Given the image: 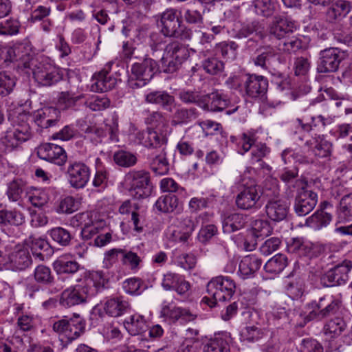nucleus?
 <instances>
[{"mask_svg": "<svg viewBox=\"0 0 352 352\" xmlns=\"http://www.w3.org/2000/svg\"><path fill=\"white\" fill-rule=\"evenodd\" d=\"M27 67L32 69L35 81L43 87L53 86L63 78L61 69L48 57L32 59Z\"/></svg>", "mask_w": 352, "mask_h": 352, "instance_id": "f03ea898", "label": "nucleus"}, {"mask_svg": "<svg viewBox=\"0 0 352 352\" xmlns=\"http://www.w3.org/2000/svg\"><path fill=\"white\" fill-rule=\"evenodd\" d=\"M250 151V162L251 164H254L257 162H263V159L270 154L271 148L265 143L258 142Z\"/></svg>", "mask_w": 352, "mask_h": 352, "instance_id": "6e6d98bb", "label": "nucleus"}, {"mask_svg": "<svg viewBox=\"0 0 352 352\" xmlns=\"http://www.w3.org/2000/svg\"><path fill=\"white\" fill-rule=\"evenodd\" d=\"M130 195L135 199L148 197L152 192L150 174L144 170H131L125 176Z\"/></svg>", "mask_w": 352, "mask_h": 352, "instance_id": "1a4fd4ad", "label": "nucleus"}, {"mask_svg": "<svg viewBox=\"0 0 352 352\" xmlns=\"http://www.w3.org/2000/svg\"><path fill=\"white\" fill-rule=\"evenodd\" d=\"M258 130L249 129L238 136L231 135L230 142L236 146L238 153L244 155L258 142Z\"/></svg>", "mask_w": 352, "mask_h": 352, "instance_id": "393cba45", "label": "nucleus"}, {"mask_svg": "<svg viewBox=\"0 0 352 352\" xmlns=\"http://www.w3.org/2000/svg\"><path fill=\"white\" fill-rule=\"evenodd\" d=\"M262 261L254 254L244 256L239 265V274L243 279L250 278L260 269Z\"/></svg>", "mask_w": 352, "mask_h": 352, "instance_id": "72a5a7b5", "label": "nucleus"}, {"mask_svg": "<svg viewBox=\"0 0 352 352\" xmlns=\"http://www.w3.org/2000/svg\"><path fill=\"white\" fill-rule=\"evenodd\" d=\"M24 190V182L15 179L7 184L6 195L10 201L16 202L21 198Z\"/></svg>", "mask_w": 352, "mask_h": 352, "instance_id": "603ef678", "label": "nucleus"}, {"mask_svg": "<svg viewBox=\"0 0 352 352\" xmlns=\"http://www.w3.org/2000/svg\"><path fill=\"white\" fill-rule=\"evenodd\" d=\"M92 296L81 283L65 289L60 296V304L65 307H71L85 303Z\"/></svg>", "mask_w": 352, "mask_h": 352, "instance_id": "4be33fe9", "label": "nucleus"}, {"mask_svg": "<svg viewBox=\"0 0 352 352\" xmlns=\"http://www.w3.org/2000/svg\"><path fill=\"white\" fill-rule=\"evenodd\" d=\"M148 103L161 106L164 110L171 112L175 106V98L165 91H154L145 95Z\"/></svg>", "mask_w": 352, "mask_h": 352, "instance_id": "c9c22d12", "label": "nucleus"}, {"mask_svg": "<svg viewBox=\"0 0 352 352\" xmlns=\"http://www.w3.org/2000/svg\"><path fill=\"white\" fill-rule=\"evenodd\" d=\"M262 194L263 191L257 185L245 186L236 197V205L242 210H257L263 205L261 199Z\"/></svg>", "mask_w": 352, "mask_h": 352, "instance_id": "ddd939ff", "label": "nucleus"}, {"mask_svg": "<svg viewBox=\"0 0 352 352\" xmlns=\"http://www.w3.org/2000/svg\"><path fill=\"white\" fill-rule=\"evenodd\" d=\"M201 107L204 109L211 111H221L228 105L230 100L227 95L217 90L207 95L203 96Z\"/></svg>", "mask_w": 352, "mask_h": 352, "instance_id": "7c9ffc66", "label": "nucleus"}, {"mask_svg": "<svg viewBox=\"0 0 352 352\" xmlns=\"http://www.w3.org/2000/svg\"><path fill=\"white\" fill-rule=\"evenodd\" d=\"M9 252L7 269L23 271L32 265V256L28 248L24 245L13 243V248L9 250Z\"/></svg>", "mask_w": 352, "mask_h": 352, "instance_id": "a211bd4d", "label": "nucleus"}, {"mask_svg": "<svg viewBox=\"0 0 352 352\" xmlns=\"http://www.w3.org/2000/svg\"><path fill=\"white\" fill-rule=\"evenodd\" d=\"M35 281L43 285H51L54 282V277L51 269L43 264L36 267L33 273Z\"/></svg>", "mask_w": 352, "mask_h": 352, "instance_id": "3c124183", "label": "nucleus"}, {"mask_svg": "<svg viewBox=\"0 0 352 352\" xmlns=\"http://www.w3.org/2000/svg\"><path fill=\"white\" fill-rule=\"evenodd\" d=\"M38 157L43 160L63 166L67 161V153L64 148L53 143H44L37 149Z\"/></svg>", "mask_w": 352, "mask_h": 352, "instance_id": "5701e85b", "label": "nucleus"}, {"mask_svg": "<svg viewBox=\"0 0 352 352\" xmlns=\"http://www.w3.org/2000/svg\"><path fill=\"white\" fill-rule=\"evenodd\" d=\"M287 294L292 299L300 298L305 292V279L300 276H289L286 285Z\"/></svg>", "mask_w": 352, "mask_h": 352, "instance_id": "a18cd8bd", "label": "nucleus"}, {"mask_svg": "<svg viewBox=\"0 0 352 352\" xmlns=\"http://www.w3.org/2000/svg\"><path fill=\"white\" fill-rule=\"evenodd\" d=\"M72 254H63L59 256L54 263L53 267L58 274H74L81 268L80 265L73 259Z\"/></svg>", "mask_w": 352, "mask_h": 352, "instance_id": "f704fd0d", "label": "nucleus"}, {"mask_svg": "<svg viewBox=\"0 0 352 352\" xmlns=\"http://www.w3.org/2000/svg\"><path fill=\"white\" fill-rule=\"evenodd\" d=\"M164 52L173 56L175 60H177V61L182 63L190 56L188 47L178 41H173L167 44Z\"/></svg>", "mask_w": 352, "mask_h": 352, "instance_id": "de8ad7c7", "label": "nucleus"}, {"mask_svg": "<svg viewBox=\"0 0 352 352\" xmlns=\"http://www.w3.org/2000/svg\"><path fill=\"white\" fill-rule=\"evenodd\" d=\"M158 71L157 62L146 57L140 62L132 64L129 84L133 89L142 87L148 84Z\"/></svg>", "mask_w": 352, "mask_h": 352, "instance_id": "0eeeda50", "label": "nucleus"}, {"mask_svg": "<svg viewBox=\"0 0 352 352\" xmlns=\"http://www.w3.org/2000/svg\"><path fill=\"white\" fill-rule=\"evenodd\" d=\"M346 56V52L338 47H328L321 50L317 63V72L318 73L337 72Z\"/></svg>", "mask_w": 352, "mask_h": 352, "instance_id": "9b49d317", "label": "nucleus"}, {"mask_svg": "<svg viewBox=\"0 0 352 352\" xmlns=\"http://www.w3.org/2000/svg\"><path fill=\"white\" fill-rule=\"evenodd\" d=\"M25 115L27 116L28 118V125L30 126V123L32 122L34 120V122L40 127L47 129L50 126H55L59 119L60 112L58 111L56 108L49 107H45L43 108L38 111H37L34 117L32 118V116L26 114V113H22L19 115L17 117V119L16 120V122L14 124H18L19 122V118L21 116ZM31 129V127H30ZM31 131V135H32V129H30Z\"/></svg>", "mask_w": 352, "mask_h": 352, "instance_id": "412c9836", "label": "nucleus"}, {"mask_svg": "<svg viewBox=\"0 0 352 352\" xmlns=\"http://www.w3.org/2000/svg\"><path fill=\"white\" fill-rule=\"evenodd\" d=\"M25 222L24 214L16 210L0 211V226H19Z\"/></svg>", "mask_w": 352, "mask_h": 352, "instance_id": "49530a36", "label": "nucleus"}, {"mask_svg": "<svg viewBox=\"0 0 352 352\" xmlns=\"http://www.w3.org/2000/svg\"><path fill=\"white\" fill-rule=\"evenodd\" d=\"M124 292L131 295H140L146 289L143 280L139 278H131L124 281Z\"/></svg>", "mask_w": 352, "mask_h": 352, "instance_id": "e2e57ef3", "label": "nucleus"}, {"mask_svg": "<svg viewBox=\"0 0 352 352\" xmlns=\"http://www.w3.org/2000/svg\"><path fill=\"white\" fill-rule=\"evenodd\" d=\"M236 289L235 282L229 276H219L212 278L207 284L208 296L203 298L210 307L218 302L230 300Z\"/></svg>", "mask_w": 352, "mask_h": 352, "instance_id": "7ed1b4c3", "label": "nucleus"}, {"mask_svg": "<svg viewBox=\"0 0 352 352\" xmlns=\"http://www.w3.org/2000/svg\"><path fill=\"white\" fill-rule=\"evenodd\" d=\"M273 231L270 222L264 219H256L252 223L250 230L246 231L243 241V248L247 251L255 249L257 245V239H263L270 236Z\"/></svg>", "mask_w": 352, "mask_h": 352, "instance_id": "dca6fc26", "label": "nucleus"}, {"mask_svg": "<svg viewBox=\"0 0 352 352\" xmlns=\"http://www.w3.org/2000/svg\"><path fill=\"white\" fill-rule=\"evenodd\" d=\"M90 168L81 161H69L67 167L66 175L70 186L76 189L86 186L89 181Z\"/></svg>", "mask_w": 352, "mask_h": 352, "instance_id": "f8f14e48", "label": "nucleus"}, {"mask_svg": "<svg viewBox=\"0 0 352 352\" xmlns=\"http://www.w3.org/2000/svg\"><path fill=\"white\" fill-rule=\"evenodd\" d=\"M160 317L170 324L177 322L185 324L195 320L197 314H193L187 308L177 307L173 303L164 302L162 305Z\"/></svg>", "mask_w": 352, "mask_h": 352, "instance_id": "2eb2a0df", "label": "nucleus"}, {"mask_svg": "<svg viewBox=\"0 0 352 352\" xmlns=\"http://www.w3.org/2000/svg\"><path fill=\"white\" fill-rule=\"evenodd\" d=\"M253 4L256 14L267 18L272 16L276 8L274 0H254Z\"/></svg>", "mask_w": 352, "mask_h": 352, "instance_id": "4d7b16f0", "label": "nucleus"}, {"mask_svg": "<svg viewBox=\"0 0 352 352\" xmlns=\"http://www.w3.org/2000/svg\"><path fill=\"white\" fill-rule=\"evenodd\" d=\"M318 203V195L307 186L297 190L294 210L298 216H305L315 208Z\"/></svg>", "mask_w": 352, "mask_h": 352, "instance_id": "aec40b11", "label": "nucleus"}, {"mask_svg": "<svg viewBox=\"0 0 352 352\" xmlns=\"http://www.w3.org/2000/svg\"><path fill=\"white\" fill-rule=\"evenodd\" d=\"M254 34L261 43H263V40L267 37L265 34V26L257 21H254L250 23L242 25L236 32L235 38L241 39L248 38Z\"/></svg>", "mask_w": 352, "mask_h": 352, "instance_id": "58836bf2", "label": "nucleus"}, {"mask_svg": "<svg viewBox=\"0 0 352 352\" xmlns=\"http://www.w3.org/2000/svg\"><path fill=\"white\" fill-rule=\"evenodd\" d=\"M162 286L165 290H175L180 296H185L190 288V283L182 276L172 272L164 275Z\"/></svg>", "mask_w": 352, "mask_h": 352, "instance_id": "cd10ccee", "label": "nucleus"}, {"mask_svg": "<svg viewBox=\"0 0 352 352\" xmlns=\"http://www.w3.org/2000/svg\"><path fill=\"white\" fill-rule=\"evenodd\" d=\"M352 269V261L344 260L322 275L320 283L324 287H334L345 284Z\"/></svg>", "mask_w": 352, "mask_h": 352, "instance_id": "4468645a", "label": "nucleus"}, {"mask_svg": "<svg viewBox=\"0 0 352 352\" xmlns=\"http://www.w3.org/2000/svg\"><path fill=\"white\" fill-rule=\"evenodd\" d=\"M28 117L25 115L19 118V122L6 131V135L0 138V153L10 152L31 138L28 125Z\"/></svg>", "mask_w": 352, "mask_h": 352, "instance_id": "39448f33", "label": "nucleus"}, {"mask_svg": "<svg viewBox=\"0 0 352 352\" xmlns=\"http://www.w3.org/2000/svg\"><path fill=\"white\" fill-rule=\"evenodd\" d=\"M302 40L296 36L286 37L277 44L280 51L287 53H295L302 47Z\"/></svg>", "mask_w": 352, "mask_h": 352, "instance_id": "052dcab7", "label": "nucleus"}, {"mask_svg": "<svg viewBox=\"0 0 352 352\" xmlns=\"http://www.w3.org/2000/svg\"><path fill=\"white\" fill-rule=\"evenodd\" d=\"M273 186L268 188L267 185L263 190V195L267 200L265 206L267 217L272 221L280 222L284 220L288 214L289 206L283 199H280V190L274 179Z\"/></svg>", "mask_w": 352, "mask_h": 352, "instance_id": "423d86ee", "label": "nucleus"}, {"mask_svg": "<svg viewBox=\"0 0 352 352\" xmlns=\"http://www.w3.org/2000/svg\"><path fill=\"white\" fill-rule=\"evenodd\" d=\"M279 177L287 186L288 196H292L295 190H297L302 187L307 186V182L299 177L298 168L296 166L292 168L286 167L283 168L280 173Z\"/></svg>", "mask_w": 352, "mask_h": 352, "instance_id": "a878e982", "label": "nucleus"}, {"mask_svg": "<svg viewBox=\"0 0 352 352\" xmlns=\"http://www.w3.org/2000/svg\"><path fill=\"white\" fill-rule=\"evenodd\" d=\"M107 283L108 278L102 271L90 272L82 282L92 296L104 288Z\"/></svg>", "mask_w": 352, "mask_h": 352, "instance_id": "473e14b6", "label": "nucleus"}, {"mask_svg": "<svg viewBox=\"0 0 352 352\" xmlns=\"http://www.w3.org/2000/svg\"><path fill=\"white\" fill-rule=\"evenodd\" d=\"M84 94H76L72 90L62 91L58 99V104L62 109L74 107L78 101L84 98Z\"/></svg>", "mask_w": 352, "mask_h": 352, "instance_id": "864d4df0", "label": "nucleus"}, {"mask_svg": "<svg viewBox=\"0 0 352 352\" xmlns=\"http://www.w3.org/2000/svg\"><path fill=\"white\" fill-rule=\"evenodd\" d=\"M85 321L78 314H74L73 317L69 319V325L68 329L66 331L67 337L65 340L67 347L85 332Z\"/></svg>", "mask_w": 352, "mask_h": 352, "instance_id": "4c0bfd02", "label": "nucleus"}, {"mask_svg": "<svg viewBox=\"0 0 352 352\" xmlns=\"http://www.w3.org/2000/svg\"><path fill=\"white\" fill-rule=\"evenodd\" d=\"M198 116V111L195 108H177L172 116L171 124L173 126L187 124Z\"/></svg>", "mask_w": 352, "mask_h": 352, "instance_id": "c03bdc74", "label": "nucleus"}, {"mask_svg": "<svg viewBox=\"0 0 352 352\" xmlns=\"http://www.w3.org/2000/svg\"><path fill=\"white\" fill-rule=\"evenodd\" d=\"M112 63L107 64L98 73L95 74L91 89L95 91L106 92L112 89L116 84V78L109 74Z\"/></svg>", "mask_w": 352, "mask_h": 352, "instance_id": "bb28decb", "label": "nucleus"}, {"mask_svg": "<svg viewBox=\"0 0 352 352\" xmlns=\"http://www.w3.org/2000/svg\"><path fill=\"white\" fill-rule=\"evenodd\" d=\"M113 160L119 166L129 168L135 165L138 159L135 154L129 151L120 150L113 154Z\"/></svg>", "mask_w": 352, "mask_h": 352, "instance_id": "13d9d810", "label": "nucleus"}, {"mask_svg": "<svg viewBox=\"0 0 352 352\" xmlns=\"http://www.w3.org/2000/svg\"><path fill=\"white\" fill-rule=\"evenodd\" d=\"M126 331L131 336L142 335L148 330V322L145 318L140 314H135L128 318L124 322Z\"/></svg>", "mask_w": 352, "mask_h": 352, "instance_id": "ea45409f", "label": "nucleus"}, {"mask_svg": "<svg viewBox=\"0 0 352 352\" xmlns=\"http://www.w3.org/2000/svg\"><path fill=\"white\" fill-rule=\"evenodd\" d=\"M339 218L344 221L352 219V193L342 197L338 211Z\"/></svg>", "mask_w": 352, "mask_h": 352, "instance_id": "0e129e2a", "label": "nucleus"}, {"mask_svg": "<svg viewBox=\"0 0 352 352\" xmlns=\"http://www.w3.org/2000/svg\"><path fill=\"white\" fill-rule=\"evenodd\" d=\"M342 306V300L333 295H324L318 300H312L309 307L311 309L307 316L308 320H321L336 314Z\"/></svg>", "mask_w": 352, "mask_h": 352, "instance_id": "6e6552de", "label": "nucleus"}, {"mask_svg": "<svg viewBox=\"0 0 352 352\" xmlns=\"http://www.w3.org/2000/svg\"><path fill=\"white\" fill-rule=\"evenodd\" d=\"M226 86L237 91L242 96L263 101L268 87V80L263 76L241 74L230 76L225 82Z\"/></svg>", "mask_w": 352, "mask_h": 352, "instance_id": "f257e3e1", "label": "nucleus"}, {"mask_svg": "<svg viewBox=\"0 0 352 352\" xmlns=\"http://www.w3.org/2000/svg\"><path fill=\"white\" fill-rule=\"evenodd\" d=\"M50 236L54 241L61 246H68L72 239L69 230L62 227H56L49 232Z\"/></svg>", "mask_w": 352, "mask_h": 352, "instance_id": "bf43d9fd", "label": "nucleus"}, {"mask_svg": "<svg viewBox=\"0 0 352 352\" xmlns=\"http://www.w3.org/2000/svg\"><path fill=\"white\" fill-rule=\"evenodd\" d=\"M331 215L322 210H317L314 214L307 219V226L314 229L320 230L326 227L331 222Z\"/></svg>", "mask_w": 352, "mask_h": 352, "instance_id": "8fccbe9b", "label": "nucleus"}, {"mask_svg": "<svg viewBox=\"0 0 352 352\" xmlns=\"http://www.w3.org/2000/svg\"><path fill=\"white\" fill-rule=\"evenodd\" d=\"M136 139L144 146L148 148H155L157 151L162 148H166L167 143V138L164 135L151 129L138 132Z\"/></svg>", "mask_w": 352, "mask_h": 352, "instance_id": "b1692460", "label": "nucleus"}, {"mask_svg": "<svg viewBox=\"0 0 352 352\" xmlns=\"http://www.w3.org/2000/svg\"><path fill=\"white\" fill-rule=\"evenodd\" d=\"M296 30L294 21L284 15H276L269 26V31L265 30L267 37L263 40V43L274 45L276 41L284 39Z\"/></svg>", "mask_w": 352, "mask_h": 352, "instance_id": "9d476101", "label": "nucleus"}, {"mask_svg": "<svg viewBox=\"0 0 352 352\" xmlns=\"http://www.w3.org/2000/svg\"><path fill=\"white\" fill-rule=\"evenodd\" d=\"M287 265V257L285 254H277L265 263L264 270L267 273L278 274L280 273Z\"/></svg>", "mask_w": 352, "mask_h": 352, "instance_id": "09e8293b", "label": "nucleus"}, {"mask_svg": "<svg viewBox=\"0 0 352 352\" xmlns=\"http://www.w3.org/2000/svg\"><path fill=\"white\" fill-rule=\"evenodd\" d=\"M28 200L35 207H42L50 200L49 192L45 189H35L28 196Z\"/></svg>", "mask_w": 352, "mask_h": 352, "instance_id": "69168bd1", "label": "nucleus"}, {"mask_svg": "<svg viewBox=\"0 0 352 352\" xmlns=\"http://www.w3.org/2000/svg\"><path fill=\"white\" fill-rule=\"evenodd\" d=\"M346 324L340 318H336L329 320L324 327V333L331 338H335L341 334L345 329Z\"/></svg>", "mask_w": 352, "mask_h": 352, "instance_id": "680f3d73", "label": "nucleus"}, {"mask_svg": "<svg viewBox=\"0 0 352 352\" xmlns=\"http://www.w3.org/2000/svg\"><path fill=\"white\" fill-rule=\"evenodd\" d=\"M130 308L129 302L124 297H115L108 299L104 303L106 313L112 317L122 316Z\"/></svg>", "mask_w": 352, "mask_h": 352, "instance_id": "a19ab883", "label": "nucleus"}, {"mask_svg": "<svg viewBox=\"0 0 352 352\" xmlns=\"http://www.w3.org/2000/svg\"><path fill=\"white\" fill-rule=\"evenodd\" d=\"M178 97L185 104H195L201 108L204 105L203 96H201L197 91L182 90L179 92Z\"/></svg>", "mask_w": 352, "mask_h": 352, "instance_id": "338daca9", "label": "nucleus"}, {"mask_svg": "<svg viewBox=\"0 0 352 352\" xmlns=\"http://www.w3.org/2000/svg\"><path fill=\"white\" fill-rule=\"evenodd\" d=\"M272 45L261 43L259 47L256 50L255 55L251 58L255 66L263 70L269 69L271 60L276 56V51Z\"/></svg>", "mask_w": 352, "mask_h": 352, "instance_id": "c756f323", "label": "nucleus"}, {"mask_svg": "<svg viewBox=\"0 0 352 352\" xmlns=\"http://www.w3.org/2000/svg\"><path fill=\"white\" fill-rule=\"evenodd\" d=\"M294 139L300 142L306 139L304 143L305 149L318 157H327L331 153V143L320 135L307 139L306 135L296 133Z\"/></svg>", "mask_w": 352, "mask_h": 352, "instance_id": "6ab92c4d", "label": "nucleus"}, {"mask_svg": "<svg viewBox=\"0 0 352 352\" xmlns=\"http://www.w3.org/2000/svg\"><path fill=\"white\" fill-rule=\"evenodd\" d=\"M157 26L168 38L190 39V30L182 25V20L175 8H168L157 16Z\"/></svg>", "mask_w": 352, "mask_h": 352, "instance_id": "20e7f679", "label": "nucleus"}, {"mask_svg": "<svg viewBox=\"0 0 352 352\" xmlns=\"http://www.w3.org/2000/svg\"><path fill=\"white\" fill-rule=\"evenodd\" d=\"M247 223V217L241 213H232L223 220V230L225 233H231L243 228Z\"/></svg>", "mask_w": 352, "mask_h": 352, "instance_id": "79ce46f5", "label": "nucleus"}, {"mask_svg": "<svg viewBox=\"0 0 352 352\" xmlns=\"http://www.w3.org/2000/svg\"><path fill=\"white\" fill-rule=\"evenodd\" d=\"M74 219L78 222V226L82 227L80 234L84 241H89L98 234L99 223L93 221L90 212H85L77 214Z\"/></svg>", "mask_w": 352, "mask_h": 352, "instance_id": "c85d7f7f", "label": "nucleus"}, {"mask_svg": "<svg viewBox=\"0 0 352 352\" xmlns=\"http://www.w3.org/2000/svg\"><path fill=\"white\" fill-rule=\"evenodd\" d=\"M155 208L162 212H172L182 210L177 197L171 193L160 197L155 204Z\"/></svg>", "mask_w": 352, "mask_h": 352, "instance_id": "37998d69", "label": "nucleus"}, {"mask_svg": "<svg viewBox=\"0 0 352 352\" xmlns=\"http://www.w3.org/2000/svg\"><path fill=\"white\" fill-rule=\"evenodd\" d=\"M239 45L234 41L221 42L216 45V54L226 60H234L236 57Z\"/></svg>", "mask_w": 352, "mask_h": 352, "instance_id": "5fc2aeb1", "label": "nucleus"}, {"mask_svg": "<svg viewBox=\"0 0 352 352\" xmlns=\"http://www.w3.org/2000/svg\"><path fill=\"white\" fill-rule=\"evenodd\" d=\"M232 338L228 333L215 334L204 346V352H230Z\"/></svg>", "mask_w": 352, "mask_h": 352, "instance_id": "e433bc0d", "label": "nucleus"}, {"mask_svg": "<svg viewBox=\"0 0 352 352\" xmlns=\"http://www.w3.org/2000/svg\"><path fill=\"white\" fill-rule=\"evenodd\" d=\"M118 118H113L107 120L103 126H98L94 124L90 132V138L95 144L111 142H118Z\"/></svg>", "mask_w": 352, "mask_h": 352, "instance_id": "f3484780", "label": "nucleus"}, {"mask_svg": "<svg viewBox=\"0 0 352 352\" xmlns=\"http://www.w3.org/2000/svg\"><path fill=\"white\" fill-rule=\"evenodd\" d=\"M165 148H162L157 153H151L148 160L151 170L157 175H164L169 171V162L166 157Z\"/></svg>", "mask_w": 352, "mask_h": 352, "instance_id": "2f4dec72", "label": "nucleus"}, {"mask_svg": "<svg viewBox=\"0 0 352 352\" xmlns=\"http://www.w3.org/2000/svg\"><path fill=\"white\" fill-rule=\"evenodd\" d=\"M78 204L72 196H67L61 199L56 208V211L60 213L70 214L78 210Z\"/></svg>", "mask_w": 352, "mask_h": 352, "instance_id": "774afa93", "label": "nucleus"}]
</instances>
